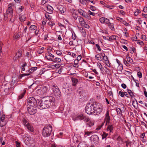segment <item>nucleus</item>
<instances>
[{
  "mask_svg": "<svg viewBox=\"0 0 147 147\" xmlns=\"http://www.w3.org/2000/svg\"><path fill=\"white\" fill-rule=\"evenodd\" d=\"M55 99L52 96L44 98L38 103L37 107L40 109L51 108L54 105Z\"/></svg>",
  "mask_w": 147,
  "mask_h": 147,
  "instance_id": "1",
  "label": "nucleus"
},
{
  "mask_svg": "<svg viewBox=\"0 0 147 147\" xmlns=\"http://www.w3.org/2000/svg\"><path fill=\"white\" fill-rule=\"evenodd\" d=\"M52 130L51 125L46 126L43 129L42 131V136L45 137H47L51 135Z\"/></svg>",
  "mask_w": 147,
  "mask_h": 147,
  "instance_id": "2",
  "label": "nucleus"
},
{
  "mask_svg": "<svg viewBox=\"0 0 147 147\" xmlns=\"http://www.w3.org/2000/svg\"><path fill=\"white\" fill-rule=\"evenodd\" d=\"M38 104H37V102L35 98L33 97H30L28 99V102L27 103V108L30 107H37Z\"/></svg>",
  "mask_w": 147,
  "mask_h": 147,
  "instance_id": "3",
  "label": "nucleus"
},
{
  "mask_svg": "<svg viewBox=\"0 0 147 147\" xmlns=\"http://www.w3.org/2000/svg\"><path fill=\"white\" fill-rule=\"evenodd\" d=\"M73 119L74 121L78 120H83L84 121H89V118L86 117L82 114H79L73 117Z\"/></svg>",
  "mask_w": 147,
  "mask_h": 147,
  "instance_id": "4",
  "label": "nucleus"
},
{
  "mask_svg": "<svg viewBox=\"0 0 147 147\" xmlns=\"http://www.w3.org/2000/svg\"><path fill=\"white\" fill-rule=\"evenodd\" d=\"M52 90L55 96L57 98H59L61 96V94L58 86L56 85H53L52 86Z\"/></svg>",
  "mask_w": 147,
  "mask_h": 147,
  "instance_id": "5",
  "label": "nucleus"
},
{
  "mask_svg": "<svg viewBox=\"0 0 147 147\" xmlns=\"http://www.w3.org/2000/svg\"><path fill=\"white\" fill-rule=\"evenodd\" d=\"M94 104H88L86 107L85 111L86 113L88 114H93Z\"/></svg>",
  "mask_w": 147,
  "mask_h": 147,
  "instance_id": "6",
  "label": "nucleus"
},
{
  "mask_svg": "<svg viewBox=\"0 0 147 147\" xmlns=\"http://www.w3.org/2000/svg\"><path fill=\"white\" fill-rule=\"evenodd\" d=\"M94 107L93 110V114L98 115L100 114L102 112V109L100 105L96 104H94Z\"/></svg>",
  "mask_w": 147,
  "mask_h": 147,
  "instance_id": "7",
  "label": "nucleus"
},
{
  "mask_svg": "<svg viewBox=\"0 0 147 147\" xmlns=\"http://www.w3.org/2000/svg\"><path fill=\"white\" fill-rule=\"evenodd\" d=\"M24 125L26 127L28 130L31 132L34 131V128L33 126L30 124L25 119L23 120Z\"/></svg>",
  "mask_w": 147,
  "mask_h": 147,
  "instance_id": "8",
  "label": "nucleus"
},
{
  "mask_svg": "<svg viewBox=\"0 0 147 147\" xmlns=\"http://www.w3.org/2000/svg\"><path fill=\"white\" fill-rule=\"evenodd\" d=\"M48 88L46 86H42L40 89L36 90V92L39 94L42 95L47 92Z\"/></svg>",
  "mask_w": 147,
  "mask_h": 147,
  "instance_id": "9",
  "label": "nucleus"
},
{
  "mask_svg": "<svg viewBox=\"0 0 147 147\" xmlns=\"http://www.w3.org/2000/svg\"><path fill=\"white\" fill-rule=\"evenodd\" d=\"M90 140L92 143L96 144L99 142V137L97 135H94L90 137Z\"/></svg>",
  "mask_w": 147,
  "mask_h": 147,
  "instance_id": "10",
  "label": "nucleus"
},
{
  "mask_svg": "<svg viewBox=\"0 0 147 147\" xmlns=\"http://www.w3.org/2000/svg\"><path fill=\"white\" fill-rule=\"evenodd\" d=\"M6 118L4 115H2L0 117V126L2 127L4 126L6 123Z\"/></svg>",
  "mask_w": 147,
  "mask_h": 147,
  "instance_id": "11",
  "label": "nucleus"
},
{
  "mask_svg": "<svg viewBox=\"0 0 147 147\" xmlns=\"http://www.w3.org/2000/svg\"><path fill=\"white\" fill-rule=\"evenodd\" d=\"M13 6H12L11 4L8 5V8L6 10V12L7 13L9 14V17L11 18L13 16Z\"/></svg>",
  "mask_w": 147,
  "mask_h": 147,
  "instance_id": "12",
  "label": "nucleus"
},
{
  "mask_svg": "<svg viewBox=\"0 0 147 147\" xmlns=\"http://www.w3.org/2000/svg\"><path fill=\"white\" fill-rule=\"evenodd\" d=\"M28 111V113L30 115L34 114L36 112V107H33L27 108Z\"/></svg>",
  "mask_w": 147,
  "mask_h": 147,
  "instance_id": "13",
  "label": "nucleus"
},
{
  "mask_svg": "<svg viewBox=\"0 0 147 147\" xmlns=\"http://www.w3.org/2000/svg\"><path fill=\"white\" fill-rule=\"evenodd\" d=\"M109 111H107L105 114V117L104 119L105 122L106 124H109L110 123V118L109 116Z\"/></svg>",
  "mask_w": 147,
  "mask_h": 147,
  "instance_id": "14",
  "label": "nucleus"
},
{
  "mask_svg": "<svg viewBox=\"0 0 147 147\" xmlns=\"http://www.w3.org/2000/svg\"><path fill=\"white\" fill-rule=\"evenodd\" d=\"M54 56L49 52H48L47 55L45 56V58L47 59L52 61H54V60H53V59L52 58H54Z\"/></svg>",
  "mask_w": 147,
  "mask_h": 147,
  "instance_id": "15",
  "label": "nucleus"
},
{
  "mask_svg": "<svg viewBox=\"0 0 147 147\" xmlns=\"http://www.w3.org/2000/svg\"><path fill=\"white\" fill-rule=\"evenodd\" d=\"M47 12L49 13H52L53 12V8L50 5H48L47 6Z\"/></svg>",
  "mask_w": 147,
  "mask_h": 147,
  "instance_id": "16",
  "label": "nucleus"
},
{
  "mask_svg": "<svg viewBox=\"0 0 147 147\" xmlns=\"http://www.w3.org/2000/svg\"><path fill=\"white\" fill-rule=\"evenodd\" d=\"M106 125H108L107 129V131H109L110 132H112L114 127L113 125H110L109 124Z\"/></svg>",
  "mask_w": 147,
  "mask_h": 147,
  "instance_id": "17",
  "label": "nucleus"
},
{
  "mask_svg": "<svg viewBox=\"0 0 147 147\" xmlns=\"http://www.w3.org/2000/svg\"><path fill=\"white\" fill-rule=\"evenodd\" d=\"M71 80L72 82V86H75L78 82V80L76 78L72 77L71 78Z\"/></svg>",
  "mask_w": 147,
  "mask_h": 147,
  "instance_id": "18",
  "label": "nucleus"
},
{
  "mask_svg": "<svg viewBox=\"0 0 147 147\" xmlns=\"http://www.w3.org/2000/svg\"><path fill=\"white\" fill-rule=\"evenodd\" d=\"M78 19L79 23L81 26L83 25L84 24L85 22L83 18L80 16H79Z\"/></svg>",
  "mask_w": 147,
  "mask_h": 147,
  "instance_id": "19",
  "label": "nucleus"
},
{
  "mask_svg": "<svg viewBox=\"0 0 147 147\" xmlns=\"http://www.w3.org/2000/svg\"><path fill=\"white\" fill-rule=\"evenodd\" d=\"M78 12L80 13V15H82L83 16H86V13L84 10L81 9H78Z\"/></svg>",
  "mask_w": 147,
  "mask_h": 147,
  "instance_id": "20",
  "label": "nucleus"
},
{
  "mask_svg": "<svg viewBox=\"0 0 147 147\" xmlns=\"http://www.w3.org/2000/svg\"><path fill=\"white\" fill-rule=\"evenodd\" d=\"M85 122H87V125L88 127H91L92 126L94 125V123L93 122L91 121L89 119V121H85Z\"/></svg>",
  "mask_w": 147,
  "mask_h": 147,
  "instance_id": "21",
  "label": "nucleus"
},
{
  "mask_svg": "<svg viewBox=\"0 0 147 147\" xmlns=\"http://www.w3.org/2000/svg\"><path fill=\"white\" fill-rule=\"evenodd\" d=\"M19 19L20 21L21 22H23L26 20V17L24 15H20Z\"/></svg>",
  "mask_w": 147,
  "mask_h": 147,
  "instance_id": "22",
  "label": "nucleus"
},
{
  "mask_svg": "<svg viewBox=\"0 0 147 147\" xmlns=\"http://www.w3.org/2000/svg\"><path fill=\"white\" fill-rule=\"evenodd\" d=\"M24 7L23 6H21L18 8L17 10V12L18 13H20L24 9Z\"/></svg>",
  "mask_w": 147,
  "mask_h": 147,
  "instance_id": "23",
  "label": "nucleus"
},
{
  "mask_svg": "<svg viewBox=\"0 0 147 147\" xmlns=\"http://www.w3.org/2000/svg\"><path fill=\"white\" fill-rule=\"evenodd\" d=\"M26 92V90H23V92L18 97V98L19 99H20L22 98L24 96V95L25 94Z\"/></svg>",
  "mask_w": 147,
  "mask_h": 147,
  "instance_id": "24",
  "label": "nucleus"
},
{
  "mask_svg": "<svg viewBox=\"0 0 147 147\" xmlns=\"http://www.w3.org/2000/svg\"><path fill=\"white\" fill-rule=\"evenodd\" d=\"M37 69V67H34L31 68L29 70L28 72L30 74L32 73Z\"/></svg>",
  "mask_w": 147,
  "mask_h": 147,
  "instance_id": "25",
  "label": "nucleus"
},
{
  "mask_svg": "<svg viewBox=\"0 0 147 147\" xmlns=\"http://www.w3.org/2000/svg\"><path fill=\"white\" fill-rule=\"evenodd\" d=\"M116 38V36L115 35H112L110 36L109 39H108V40L111 41H112V40H115Z\"/></svg>",
  "mask_w": 147,
  "mask_h": 147,
  "instance_id": "26",
  "label": "nucleus"
},
{
  "mask_svg": "<svg viewBox=\"0 0 147 147\" xmlns=\"http://www.w3.org/2000/svg\"><path fill=\"white\" fill-rule=\"evenodd\" d=\"M27 65V64L26 63V62H24V63L22 65L21 67V69L22 71H25V67Z\"/></svg>",
  "mask_w": 147,
  "mask_h": 147,
  "instance_id": "27",
  "label": "nucleus"
},
{
  "mask_svg": "<svg viewBox=\"0 0 147 147\" xmlns=\"http://www.w3.org/2000/svg\"><path fill=\"white\" fill-rule=\"evenodd\" d=\"M102 56L103 57V59L106 62L107 61H108V63L109 62V61L107 57V56L105 55V54L103 53L104 55H103V54H101Z\"/></svg>",
  "mask_w": 147,
  "mask_h": 147,
  "instance_id": "28",
  "label": "nucleus"
},
{
  "mask_svg": "<svg viewBox=\"0 0 147 147\" xmlns=\"http://www.w3.org/2000/svg\"><path fill=\"white\" fill-rule=\"evenodd\" d=\"M59 10L61 13H63L65 12L66 9L65 8L61 7L60 8Z\"/></svg>",
  "mask_w": 147,
  "mask_h": 147,
  "instance_id": "29",
  "label": "nucleus"
},
{
  "mask_svg": "<svg viewBox=\"0 0 147 147\" xmlns=\"http://www.w3.org/2000/svg\"><path fill=\"white\" fill-rule=\"evenodd\" d=\"M72 16L75 20H76L78 17V16L75 12H74L72 14Z\"/></svg>",
  "mask_w": 147,
  "mask_h": 147,
  "instance_id": "30",
  "label": "nucleus"
},
{
  "mask_svg": "<svg viewBox=\"0 0 147 147\" xmlns=\"http://www.w3.org/2000/svg\"><path fill=\"white\" fill-rule=\"evenodd\" d=\"M127 92L131 97H133L134 96L133 93L131 90L128 89Z\"/></svg>",
  "mask_w": 147,
  "mask_h": 147,
  "instance_id": "31",
  "label": "nucleus"
},
{
  "mask_svg": "<svg viewBox=\"0 0 147 147\" xmlns=\"http://www.w3.org/2000/svg\"><path fill=\"white\" fill-rule=\"evenodd\" d=\"M78 63V61H76V60H75L74 61V66L75 67H78L79 66Z\"/></svg>",
  "mask_w": 147,
  "mask_h": 147,
  "instance_id": "32",
  "label": "nucleus"
},
{
  "mask_svg": "<svg viewBox=\"0 0 147 147\" xmlns=\"http://www.w3.org/2000/svg\"><path fill=\"white\" fill-rule=\"evenodd\" d=\"M108 26L112 30H113V29H114V27H113V24L109 22L108 24Z\"/></svg>",
  "mask_w": 147,
  "mask_h": 147,
  "instance_id": "33",
  "label": "nucleus"
},
{
  "mask_svg": "<svg viewBox=\"0 0 147 147\" xmlns=\"http://www.w3.org/2000/svg\"><path fill=\"white\" fill-rule=\"evenodd\" d=\"M53 60H54V61L53 62H59L61 61V59L57 57L55 59H53Z\"/></svg>",
  "mask_w": 147,
  "mask_h": 147,
  "instance_id": "34",
  "label": "nucleus"
},
{
  "mask_svg": "<svg viewBox=\"0 0 147 147\" xmlns=\"http://www.w3.org/2000/svg\"><path fill=\"white\" fill-rule=\"evenodd\" d=\"M36 27L35 26L32 25L30 28V29L31 30H34L36 29Z\"/></svg>",
  "mask_w": 147,
  "mask_h": 147,
  "instance_id": "35",
  "label": "nucleus"
},
{
  "mask_svg": "<svg viewBox=\"0 0 147 147\" xmlns=\"http://www.w3.org/2000/svg\"><path fill=\"white\" fill-rule=\"evenodd\" d=\"M105 17L100 18L99 19L100 22L102 23H104L105 22Z\"/></svg>",
  "mask_w": 147,
  "mask_h": 147,
  "instance_id": "36",
  "label": "nucleus"
},
{
  "mask_svg": "<svg viewBox=\"0 0 147 147\" xmlns=\"http://www.w3.org/2000/svg\"><path fill=\"white\" fill-rule=\"evenodd\" d=\"M22 54V52L20 51L17 52L16 55V56L18 57L19 58L21 56Z\"/></svg>",
  "mask_w": 147,
  "mask_h": 147,
  "instance_id": "37",
  "label": "nucleus"
},
{
  "mask_svg": "<svg viewBox=\"0 0 147 147\" xmlns=\"http://www.w3.org/2000/svg\"><path fill=\"white\" fill-rule=\"evenodd\" d=\"M92 133V132L90 131H86L85 132L84 136L86 137L87 136H89L90 134Z\"/></svg>",
  "mask_w": 147,
  "mask_h": 147,
  "instance_id": "38",
  "label": "nucleus"
},
{
  "mask_svg": "<svg viewBox=\"0 0 147 147\" xmlns=\"http://www.w3.org/2000/svg\"><path fill=\"white\" fill-rule=\"evenodd\" d=\"M52 66L53 67H55L57 68H58L60 67L61 65L59 64H56L55 65H52Z\"/></svg>",
  "mask_w": 147,
  "mask_h": 147,
  "instance_id": "39",
  "label": "nucleus"
},
{
  "mask_svg": "<svg viewBox=\"0 0 147 147\" xmlns=\"http://www.w3.org/2000/svg\"><path fill=\"white\" fill-rule=\"evenodd\" d=\"M104 5L106 7L110 9H113L114 7V6H109L107 5L106 4H105V5Z\"/></svg>",
  "mask_w": 147,
  "mask_h": 147,
  "instance_id": "40",
  "label": "nucleus"
},
{
  "mask_svg": "<svg viewBox=\"0 0 147 147\" xmlns=\"http://www.w3.org/2000/svg\"><path fill=\"white\" fill-rule=\"evenodd\" d=\"M108 135V134H106L105 132H103V134L102 135V139H103L104 138H105Z\"/></svg>",
  "mask_w": 147,
  "mask_h": 147,
  "instance_id": "41",
  "label": "nucleus"
},
{
  "mask_svg": "<svg viewBox=\"0 0 147 147\" xmlns=\"http://www.w3.org/2000/svg\"><path fill=\"white\" fill-rule=\"evenodd\" d=\"M95 57L98 60H100V59L102 58L100 55L99 54L96 55L95 56Z\"/></svg>",
  "mask_w": 147,
  "mask_h": 147,
  "instance_id": "42",
  "label": "nucleus"
},
{
  "mask_svg": "<svg viewBox=\"0 0 147 147\" xmlns=\"http://www.w3.org/2000/svg\"><path fill=\"white\" fill-rule=\"evenodd\" d=\"M119 94L122 97L124 96L125 95V94L124 93H123V92H122L121 91H120L119 92Z\"/></svg>",
  "mask_w": 147,
  "mask_h": 147,
  "instance_id": "43",
  "label": "nucleus"
},
{
  "mask_svg": "<svg viewBox=\"0 0 147 147\" xmlns=\"http://www.w3.org/2000/svg\"><path fill=\"white\" fill-rule=\"evenodd\" d=\"M119 108H116V111L117 112V114L118 115H119V114H121V115H122V112H121V111L119 110Z\"/></svg>",
  "mask_w": 147,
  "mask_h": 147,
  "instance_id": "44",
  "label": "nucleus"
},
{
  "mask_svg": "<svg viewBox=\"0 0 147 147\" xmlns=\"http://www.w3.org/2000/svg\"><path fill=\"white\" fill-rule=\"evenodd\" d=\"M82 26H84L85 28H89L90 27L89 25L86 24L85 22L84 24L83 25H82Z\"/></svg>",
  "mask_w": 147,
  "mask_h": 147,
  "instance_id": "45",
  "label": "nucleus"
},
{
  "mask_svg": "<svg viewBox=\"0 0 147 147\" xmlns=\"http://www.w3.org/2000/svg\"><path fill=\"white\" fill-rule=\"evenodd\" d=\"M119 111H121L122 113H124L125 112V107L124 106L122 107L121 108L119 109Z\"/></svg>",
  "mask_w": 147,
  "mask_h": 147,
  "instance_id": "46",
  "label": "nucleus"
},
{
  "mask_svg": "<svg viewBox=\"0 0 147 147\" xmlns=\"http://www.w3.org/2000/svg\"><path fill=\"white\" fill-rule=\"evenodd\" d=\"M127 59L128 62H129L131 63L132 62V59L131 58L127 56Z\"/></svg>",
  "mask_w": 147,
  "mask_h": 147,
  "instance_id": "47",
  "label": "nucleus"
},
{
  "mask_svg": "<svg viewBox=\"0 0 147 147\" xmlns=\"http://www.w3.org/2000/svg\"><path fill=\"white\" fill-rule=\"evenodd\" d=\"M137 75L139 78H141L142 77V74L141 71H138L137 73Z\"/></svg>",
  "mask_w": 147,
  "mask_h": 147,
  "instance_id": "48",
  "label": "nucleus"
},
{
  "mask_svg": "<svg viewBox=\"0 0 147 147\" xmlns=\"http://www.w3.org/2000/svg\"><path fill=\"white\" fill-rule=\"evenodd\" d=\"M126 125L128 127V129L130 130V129L131 127V124L129 123H126Z\"/></svg>",
  "mask_w": 147,
  "mask_h": 147,
  "instance_id": "49",
  "label": "nucleus"
},
{
  "mask_svg": "<svg viewBox=\"0 0 147 147\" xmlns=\"http://www.w3.org/2000/svg\"><path fill=\"white\" fill-rule=\"evenodd\" d=\"M8 90L7 89H6V90H4L3 92V95H6L7 94H8L7 92Z\"/></svg>",
  "mask_w": 147,
  "mask_h": 147,
  "instance_id": "50",
  "label": "nucleus"
},
{
  "mask_svg": "<svg viewBox=\"0 0 147 147\" xmlns=\"http://www.w3.org/2000/svg\"><path fill=\"white\" fill-rule=\"evenodd\" d=\"M116 61L117 63L119 64V66H120V67H121V69H123V67L121 63H120V62L118 59H116Z\"/></svg>",
  "mask_w": 147,
  "mask_h": 147,
  "instance_id": "51",
  "label": "nucleus"
},
{
  "mask_svg": "<svg viewBox=\"0 0 147 147\" xmlns=\"http://www.w3.org/2000/svg\"><path fill=\"white\" fill-rule=\"evenodd\" d=\"M142 38L143 40H145L146 41L147 40V38H146V36L145 35H142Z\"/></svg>",
  "mask_w": 147,
  "mask_h": 147,
  "instance_id": "52",
  "label": "nucleus"
},
{
  "mask_svg": "<svg viewBox=\"0 0 147 147\" xmlns=\"http://www.w3.org/2000/svg\"><path fill=\"white\" fill-rule=\"evenodd\" d=\"M138 10L137 11H135L134 12V15L135 16H137L139 13H140V11H139V10H138V9H137Z\"/></svg>",
  "mask_w": 147,
  "mask_h": 147,
  "instance_id": "53",
  "label": "nucleus"
},
{
  "mask_svg": "<svg viewBox=\"0 0 147 147\" xmlns=\"http://www.w3.org/2000/svg\"><path fill=\"white\" fill-rule=\"evenodd\" d=\"M20 36V35L18 33L16 35L14 36V38L15 39L19 38Z\"/></svg>",
  "mask_w": 147,
  "mask_h": 147,
  "instance_id": "54",
  "label": "nucleus"
},
{
  "mask_svg": "<svg viewBox=\"0 0 147 147\" xmlns=\"http://www.w3.org/2000/svg\"><path fill=\"white\" fill-rule=\"evenodd\" d=\"M56 53L57 55H61L62 54L61 52L59 50H57L56 51Z\"/></svg>",
  "mask_w": 147,
  "mask_h": 147,
  "instance_id": "55",
  "label": "nucleus"
},
{
  "mask_svg": "<svg viewBox=\"0 0 147 147\" xmlns=\"http://www.w3.org/2000/svg\"><path fill=\"white\" fill-rule=\"evenodd\" d=\"M123 62L124 64L126 65L127 66H129V63L127 62L125 60H123Z\"/></svg>",
  "mask_w": 147,
  "mask_h": 147,
  "instance_id": "56",
  "label": "nucleus"
},
{
  "mask_svg": "<svg viewBox=\"0 0 147 147\" xmlns=\"http://www.w3.org/2000/svg\"><path fill=\"white\" fill-rule=\"evenodd\" d=\"M30 74L29 73H26V74H23L21 75V77H22L23 76H28Z\"/></svg>",
  "mask_w": 147,
  "mask_h": 147,
  "instance_id": "57",
  "label": "nucleus"
},
{
  "mask_svg": "<svg viewBox=\"0 0 147 147\" xmlns=\"http://www.w3.org/2000/svg\"><path fill=\"white\" fill-rule=\"evenodd\" d=\"M81 58L82 56L81 55H79L77 58V60L76 61H80V60H81Z\"/></svg>",
  "mask_w": 147,
  "mask_h": 147,
  "instance_id": "58",
  "label": "nucleus"
},
{
  "mask_svg": "<svg viewBox=\"0 0 147 147\" xmlns=\"http://www.w3.org/2000/svg\"><path fill=\"white\" fill-rule=\"evenodd\" d=\"M47 0H42L41 4L42 5H44L47 2Z\"/></svg>",
  "mask_w": 147,
  "mask_h": 147,
  "instance_id": "59",
  "label": "nucleus"
},
{
  "mask_svg": "<svg viewBox=\"0 0 147 147\" xmlns=\"http://www.w3.org/2000/svg\"><path fill=\"white\" fill-rule=\"evenodd\" d=\"M9 17V14L7 13V12H6V13H5L4 15V17L5 18H7L8 17V16Z\"/></svg>",
  "mask_w": 147,
  "mask_h": 147,
  "instance_id": "60",
  "label": "nucleus"
},
{
  "mask_svg": "<svg viewBox=\"0 0 147 147\" xmlns=\"http://www.w3.org/2000/svg\"><path fill=\"white\" fill-rule=\"evenodd\" d=\"M88 13L90 15H92L93 16H94L95 15V13H94L91 12L89 10L88 11Z\"/></svg>",
  "mask_w": 147,
  "mask_h": 147,
  "instance_id": "61",
  "label": "nucleus"
},
{
  "mask_svg": "<svg viewBox=\"0 0 147 147\" xmlns=\"http://www.w3.org/2000/svg\"><path fill=\"white\" fill-rule=\"evenodd\" d=\"M110 22L109 21V19H107V18H105V22L104 23L106 24H109Z\"/></svg>",
  "mask_w": 147,
  "mask_h": 147,
  "instance_id": "62",
  "label": "nucleus"
},
{
  "mask_svg": "<svg viewBox=\"0 0 147 147\" xmlns=\"http://www.w3.org/2000/svg\"><path fill=\"white\" fill-rule=\"evenodd\" d=\"M121 87L124 89H125L127 87L126 85L124 84L123 83L121 84Z\"/></svg>",
  "mask_w": 147,
  "mask_h": 147,
  "instance_id": "63",
  "label": "nucleus"
},
{
  "mask_svg": "<svg viewBox=\"0 0 147 147\" xmlns=\"http://www.w3.org/2000/svg\"><path fill=\"white\" fill-rule=\"evenodd\" d=\"M16 147H20V143L19 142H18L17 141H16Z\"/></svg>",
  "mask_w": 147,
  "mask_h": 147,
  "instance_id": "64",
  "label": "nucleus"
}]
</instances>
